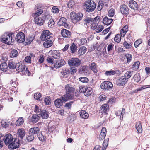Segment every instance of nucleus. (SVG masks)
I'll list each match as a JSON object with an SVG mask.
<instances>
[{
	"label": "nucleus",
	"instance_id": "nucleus-12",
	"mask_svg": "<svg viewBox=\"0 0 150 150\" xmlns=\"http://www.w3.org/2000/svg\"><path fill=\"white\" fill-rule=\"evenodd\" d=\"M16 69L18 71V72H22L23 75L25 74V66L24 64H22L20 62L16 63Z\"/></svg>",
	"mask_w": 150,
	"mask_h": 150
},
{
	"label": "nucleus",
	"instance_id": "nucleus-36",
	"mask_svg": "<svg viewBox=\"0 0 150 150\" xmlns=\"http://www.w3.org/2000/svg\"><path fill=\"white\" fill-rule=\"evenodd\" d=\"M37 135L40 141L43 142L46 140V137L44 136L42 133H40Z\"/></svg>",
	"mask_w": 150,
	"mask_h": 150
},
{
	"label": "nucleus",
	"instance_id": "nucleus-51",
	"mask_svg": "<svg viewBox=\"0 0 150 150\" xmlns=\"http://www.w3.org/2000/svg\"><path fill=\"white\" fill-rule=\"evenodd\" d=\"M127 59V63L130 62L132 59V57L129 54H126L125 55Z\"/></svg>",
	"mask_w": 150,
	"mask_h": 150
},
{
	"label": "nucleus",
	"instance_id": "nucleus-44",
	"mask_svg": "<svg viewBox=\"0 0 150 150\" xmlns=\"http://www.w3.org/2000/svg\"><path fill=\"white\" fill-rule=\"evenodd\" d=\"M132 75V72L130 71H128L125 74L124 76L126 79L128 80V79L130 78Z\"/></svg>",
	"mask_w": 150,
	"mask_h": 150
},
{
	"label": "nucleus",
	"instance_id": "nucleus-3",
	"mask_svg": "<svg viewBox=\"0 0 150 150\" xmlns=\"http://www.w3.org/2000/svg\"><path fill=\"white\" fill-rule=\"evenodd\" d=\"M12 33H4L1 39V41L3 43L8 45H12L13 44L12 41Z\"/></svg>",
	"mask_w": 150,
	"mask_h": 150
},
{
	"label": "nucleus",
	"instance_id": "nucleus-63",
	"mask_svg": "<svg viewBox=\"0 0 150 150\" xmlns=\"http://www.w3.org/2000/svg\"><path fill=\"white\" fill-rule=\"evenodd\" d=\"M2 126L5 128H6L8 125V122L6 121H2L1 122Z\"/></svg>",
	"mask_w": 150,
	"mask_h": 150
},
{
	"label": "nucleus",
	"instance_id": "nucleus-16",
	"mask_svg": "<svg viewBox=\"0 0 150 150\" xmlns=\"http://www.w3.org/2000/svg\"><path fill=\"white\" fill-rule=\"evenodd\" d=\"M65 61L64 59L57 60L54 64V67L56 69L59 68L65 65Z\"/></svg>",
	"mask_w": 150,
	"mask_h": 150
},
{
	"label": "nucleus",
	"instance_id": "nucleus-42",
	"mask_svg": "<svg viewBox=\"0 0 150 150\" xmlns=\"http://www.w3.org/2000/svg\"><path fill=\"white\" fill-rule=\"evenodd\" d=\"M43 12V10L42 8L40 9L39 10H38L36 11L35 13L33 14L34 16H38L41 14Z\"/></svg>",
	"mask_w": 150,
	"mask_h": 150
},
{
	"label": "nucleus",
	"instance_id": "nucleus-30",
	"mask_svg": "<svg viewBox=\"0 0 150 150\" xmlns=\"http://www.w3.org/2000/svg\"><path fill=\"white\" fill-rule=\"evenodd\" d=\"M88 67L87 66H82L79 68V73H85L88 71Z\"/></svg>",
	"mask_w": 150,
	"mask_h": 150
},
{
	"label": "nucleus",
	"instance_id": "nucleus-52",
	"mask_svg": "<svg viewBox=\"0 0 150 150\" xmlns=\"http://www.w3.org/2000/svg\"><path fill=\"white\" fill-rule=\"evenodd\" d=\"M133 79L137 83H138L140 81V76L138 74H135L134 76Z\"/></svg>",
	"mask_w": 150,
	"mask_h": 150
},
{
	"label": "nucleus",
	"instance_id": "nucleus-13",
	"mask_svg": "<svg viewBox=\"0 0 150 150\" xmlns=\"http://www.w3.org/2000/svg\"><path fill=\"white\" fill-rule=\"evenodd\" d=\"M128 80L124 76L120 77L117 81V84L119 86H124L127 82Z\"/></svg>",
	"mask_w": 150,
	"mask_h": 150
},
{
	"label": "nucleus",
	"instance_id": "nucleus-19",
	"mask_svg": "<svg viewBox=\"0 0 150 150\" xmlns=\"http://www.w3.org/2000/svg\"><path fill=\"white\" fill-rule=\"evenodd\" d=\"M129 6L132 9L137 10L138 9V6L136 2L133 0H131L129 4Z\"/></svg>",
	"mask_w": 150,
	"mask_h": 150
},
{
	"label": "nucleus",
	"instance_id": "nucleus-9",
	"mask_svg": "<svg viewBox=\"0 0 150 150\" xmlns=\"http://www.w3.org/2000/svg\"><path fill=\"white\" fill-rule=\"evenodd\" d=\"M120 11L123 15L127 16L129 12L128 6L125 5H121L120 7Z\"/></svg>",
	"mask_w": 150,
	"mask_h": 150
},
{
	"label": "nucleus",
	"instance_id": "nucleus-47",
	"mask_svg": "<svg viewBox=\"0 0 150 150\" xmlns=\"http://www.w3.org/2000/svg\"><path fill=\"white\" fill-rule=\"evenodd\" d=\"M52 12L54 13H58L59 11V9L57 6H54L52 8Z\"/></svg>",
	"mask_w": 150,
	"mask_h": 150
},
{
	"label": "nucleus",
	"instance_id": "nucleus-10",
	"mask_svg": "<svg viewBox=\"0 0 150 150\" xmlns=\"http://www.w3.org/2000/svg\"><path fill=\"white\" fill-rule=\"evenodd\" d=\"M13 136L10 134H8L4 137L3 140L6 145L9 144L13 140Z\"/></svg>",
	"mask_w": 150,
	"mask_h": 150
},
{
	"label": "nucleus",
	"instance_id": "nucleus-21",
	"mask_svg": "<svg viewBox=\"0 0 150 150\" xmlns=\"http://www.w3.org/2000/svg\"><path fill=\"white\" fill-rule=\"evenodd\" d=\"M40 111L41 112L38 115H40L42 119H47L48 118L49 113L47 111L44 110H40Z\"/></svg>",
	"mask_w": 150,
	"mask_h": 150
},
{
	"label": "nucleus",
	"instance_id": "nucleus-24",
	"mask_svg": "<svg viewBox=\"0 0 150 150\" xmlns=\"http://www.w3.org/2000/svg\"><path fill=\"white\" fill-rule=\"evenodd\" d=\"M87 50V48L85 46L81 47L78 51V55L80 56L83 55L86 52Z\"/></svg>",
	"mask_w": 150,
	"mask_h": 150
},
{
	"label": "nucleus",
	"instance_id": "nucleus-45",
	"mask_svg": "<svg viewBox=\"0 0 150 150\" xmlns=\"http://www.w3.org/2000/svg\"><path fill=\"white\" fill-rule=\"evenodd\" d=\"M104 4L103 1H100L97 6V9L98 11L101 10L103 8Z\"/></svg>",
	"mask_w": 150,
	"mask_h": 150
},
{
	"label": "nucleus",
	"instance_id": "nucleus-5",
	"mask_svg": "<svg viewBox=\"0 0 150 150\" xmlns=\"http://www.w3.org/2000/svg\"><path fill=\"white\" fill-rule=\"evenodd\" d=\"M20 144H23V142L18 139L16 138L14 141L12 142L8 146L9 149H14L16 148H18L20 145Z\"/></svg>",
	"mask_w": 150,
	"mask_h": 150
},
{
	"label": "nucleus",
	"instance_id": "nucleus-11",
	"mask_svg": "<svg viewBox=\"0 0 150 150\" xmlns=\"http://www.w3.org/2000/svg\"><path fill=\"white\" fill-rule=\"evenodd\" d=\"M25 36L23 33L20 32L17 34L16 37V40L18 43H23L25 40Z\"/></svg>",
	"mask_w": 150,
	"mask_h": 150
},
{
	"label": "nucleus",
	"instance_id": "nucleus-25",
	"mask_svg": "<svg viewBox=\"0 0 150 150\" xmlns=\"http://www.w3.org/2000/svg\"><path fill=\"white\" fill-rule=\"evenodd\" d=\"M112 21V19L108 18L107 16H105L103 18V23L104 24L109 25L111 23Z\"/></svg>",
	"mask_w": 150,
	"mask_h": 150
},
{
	"label": "nucleus",
	"instance_id": "nucleus-43",
	"mask_svg": "<svg viewBox=\"0 0 150 150\" xmlns=\"http://www.w3.org/2000/svg\"><path fill=\"white\" fill-rule=\"evenodd\" d=\"M108 140H105L103 143V147L102 148V150H105L108 144Z\"/></svg>",
	"mask_w": 150,
	"mask_h": 150
},
{
	"label": "nucleus",
	"instance_id": "nucleus-49",
	"mask_svg": "<svg viewBox=\"0 0 150 150\" xmlns=\"http://www.w3.org/2000/svg\"><path fill=\"white\" fill-rule=\"evenodd\" d=\"M41 96V95L39 93H35L34 96V97L35 99L37 100H40Z\"/></svg>",
	"mask_w": 150,
	"mask_h": 150
},
{
	"label": "nucleus",
	"instance_id": "nucleus-27",
	"mask_svg": "<svg viewBox=\"0 0 150 150\" xmlns=\"http://www.w3.org/2000/svg\"><path fill=\"white\" fill-rule=\"evenodd\" d=\"M52 55V57L55 59H59L60 57V53L59 51L56 50L53 51Z\"/></svg>",
	"mask_w": 150,
	"mask_h": 150
},
{
	"label": "nucleus",
	"instance_id": "nucleus-1",
	"mask_svg": "<svg viewBox=\"0 0 150 150\" xmlns=\"http://www.w3.org/2000/svg\"><path fill=\"white\" fill-rule=\"evenodd\" d=\"M65 89L66 91V94L62 96L60 98L56 99L54 103H65L71 98L72 96L71 94L73 93L74 92V89L69 84L66 86Z\"/></svg>",
	"mask_w": 150,
	"mask_h": 150
},
{
	"label": "nucleus",
	"instance_id": "nucleus-61",
	"mask_svg": "<svg viewBox=\"0 0 150 150\" xmlns=\"http://www.w3.org/2000/svg\"><path fill=\"white\" fill-rule=\"evenodd\" d=\"M55 23L54 22L53 19H50L48 23V26L49 27L51 28L52 26L54 25Z\"/></svg>",
	"mask_w": 150,
	"mask_h": 150
},
{
	"label": "nucleus",
	"instance_id": "nucleus-50",
	"mask_svg": "<svg viewBox=\"0 0 150 150\" xmlns=\"http://www.w3.org/2000/svg\"><path fill=\"white\" fill-rule=\"evenodd\" d=\"M75 3L74 1L70 0L69 1L67 4V6L69 8H71L74 5Z\"/></svg>",
	"mask_w": 150,
	"mask_h": 150
},
{
	"label": "nucleus",
	"instance_id": "nucleus-26",
	"mask_svg": "<svg viewBox=\"0 0 150 150\" xmlns=\"http://www.w3.org/2000/svg\"><path fill=\"white\" fill-rule=\"evenodd\" d=\"M16 63L12 60H11L8 61V67L9 68L11 69L16 68Z\"/></svg>",
	"mask_w": 150,
	"mask_h": 150
},
{
	"label": "nucleus",
	"instance_id": "nucleus-29",
	"mask_svg": "<svg viewBox=\"0 0 150 150\" xmlns=\"http://www.w3.org/2000/svg\"><path fill=\"white\" fill-rule=\"evenodd\" d=\"M8 67L7 63L5 62H3L0 65V69L3 71L6 72L7 70Z\"/></svg>",
	"mask_w": 150,
	"mask_h": 150
},
{
	"label": "nucleus",
	"instance_id": "nucleus-38",
	"mask_svg": "<svg viewBox=\"0 0 150 150\" xmlns=\"http://www.w3.org/2000/svg\"><path fill=\"white\" fill-rule=\"evenodd\" d=\"M93 92L92 89L90 88H87L86 89L85 92L84 93V95L86 96H88L90 95Z\"/></svg>",
	"mask_w": 150,
	"mask_h": 150
},
{
	"label": "nucleus",
	"instance_id": "nucleus-59",
	"mask_svg": "<svg viewBox=\"0 0 150 150\" xmlns=\"http://www.w3.org/2000/svg\"><path fill=\"white\" fill-rule=\"evenodd\" d=\"M98 98L100 101H103L106 100V96L105 95L102 94Z\"/></svg>",
	"mask_w": 150,
	"mask_h": 150
},
{
	"label": "nucleus",
	"instance_id": "nucleus-32",
	"mask_svg": "<svg viewBox=\"0 0 150 150\" xmlns=\"http://www.w3.org/2000/svg\"><path fill=\"white\" fill-rule=\"evenodd\" d=\"M70 49L72 53H74L77 50V46L74 43L71 44L70 47Z\"/></svg>",
	"mask_w": 150,
	"mask_h": 150
},
{
	"label": "nucleus",
	"instance_id": "nucleus-22",
	"mask_svg": "<svg viewBox=\"0 0 150 150\" xmlns=\"http://www.w3.org/2000/svg\"><path fill=\"white\" fill-rule=\"evenodd\" d=\"M106 134V129L105 127L102 128L99 136V140H102L105 137Z\"/></svg>",
	"mask_w": 150,
	"mask_h": 150
},
{
	"label": "nucleus",
	"instance_id": "nucleus-55",
	"mask_svg": "<svg viewBox=\"0 0 150 150\" xmlns=\"http://www.w3.org/2000/svg\"><path fill=\"white\" fill-rule=\"evenodd\" d=\"M103 29V26L102 25H100L97 28L96 30V31L97 33H99L101 32Z\"/></svg>",
	"mask_w": 150,
	"mask_h": 150
},
{
	"label": "nucleus",
	"instance_id": "nucleus-64",
	"mask_svg": "<svg viewBox=\"0 0 150 150\" xmlns=\"http://www.w3.org/2000/svg\"><path fill=\"white\" fill-rule=\"evenodd\" d=\"M124 46L126 48H129L132 47V46L130 44H128L127 42L125 41L123 43Z\"/></svg>",
	"mask_w": 150,
	"mask_h": 150
},
{
	"label": "nucleus",
	"instance_id": "nucleus-48",
	"mask_svg": "<svg viewBox=\"0 0 150 150\" xmlns=\"http://www.w3.org/2000/svg\"><path fill=\"white\" fill-rule=\"evenodd\" d=\"M114 40L116 42L119 43L121 40L120 35V34H117L114 38Z\"/></svg>",
	"mask_w": 150,
	"mask_h": 150
},
{
	"label": "nucleus",
	"instance_id": "nucleus-23",
	"mask_svg": "<svg viewBox=\"0 0 150 150\" xmlns=\"http://www.w3.org/2000/svg\"><path fill=\"white\" fill-rule=\"evenodd\" d=\"M34 20L35 23L39 25H41L43 24V19L39 16L34 17Z\"/></svg>",
	"mask_w": 150,
	"mask_h": 150
},
{
	"label": "nucleus",
	"instance_id": "nucleus-14",
	"mask_svg": "<svg viewBox=\"0 0 150 150\" xmlns=\"http://www.w3.org/2000/svg\"><path fill=\"white\" fill-rule=\"evenodd\" d=\"M17 134L18 135V138L21 142H23V138L25 134V132L23 129H21L18 130Z\"/></svg>",
	"mask_w": 150,
	"mask_h": 150
},
{
	"label": "nucleus",
	"instance_id": "nucleus-28",
	"mask_svg": "<svg viewBox=\"0 0 150 150\" xmlns=\"http://www.w3.org/2000/svg\"><path fill=\"white\" fill-rule=\"evenodd\" d=\"M80 115L81 117L84 119H87L89 117V114L85 110H82L80 112Z\"/></svg>",
	"mask_w": 150,
	"mask_h": 150
},
{
	"label": "nucleus",
	"instance_id": "nucleus-18",
	"mask_svg": "<svg viewBox=\"0 0 150 150\" xmlns=\"http://www.w3.org/2000/svg\"><path fill=\"white\" fill-rule=\"evenodd\" d=\"M89 68L94 74H96L98 71V66L95 62H93L89 65Z\"/></svg>",
	"mask_w": 150,
	"mask_h": 150
},
{
	"label": "nucleus",
	"instance_id": "nucleus-35",
	"mask_svg": "<svg viewBox=\"0 0 150 150\" xmlns=\"http://www.w3.org/2000/svg\"><path fill=\"white\" fill-rule=\"evenodd\" d=\"M135 126L136 128L139 133H140L142 132V125L139 122L137 123L136 124Z\"/></svg>",
	"mask_w": 150,
	"mask_h": 150
},
{
	"label": "nucleus",
	"instance_id": "nucleus-39",
	"mask_svg": "<svg viewBox=\"0 0 150 150\" xmlns=\"http://www.w3.org/2000/svg\"><path fill=\"white\" fill-rule=\"evenodd\" d=\"M39 116L36 114L33 115L32 116V121L33 123L37 122L39 119Z\"/></svg>",
	"mask_w": 150,
	"mask_h": 150
},
{
	"label": "nucleus",
	"instance_id": "nucleus-57",
	"mask_svg": "<svg viewBox=\"0 0 150 150\" xmlns=\"http://www.w3.org/2000/svg\"><path fill=\"white\" fill-rule=\"evenodd\" d=\"M116 102V98H115V96H113L109 99V100L108 101V102L107 103H114Z\"/></svg>",
	"mask_w": 150,
	"mask_h": 150
},
{
	"label": "nucleus",
	"instance_id": "nucleus-15",
	"mask_svg": "<svg viewBox=\"0 0 150 150\" xmlns=\"http://www.w3.org/2000/svg\"><path fill=\"white\" fill-rule=\"evenodd\" d=\"M109 110V105L107 104H103L100 108V111L102 113L107 114Z\"/></svg>",
	"mask_w": 150,
	"mask_h": 150
},
{
	"label": "nucleus",
	"instance_id": "nucleus-46",
	"mask_svg": "<svg viewBox=\"0 0 150 150\" xmlns=\"http://www.w3.org/2000/svg\"><path fill=\"white\" fill-rule=\"evenodd\" d=\"M115 73L116 72L114 70H111L106 71L105 74L106 76H108L114 75L115 74Z\"/></svg>",
	"mask_w": 150,
	"mask_h": 150
},
{
	"label": "nucleus",
	"instance_id": "nucleus-40",
	"mask_svg": "<svg viewBox=\"0 0 150 150\" xmlns=\"http://www.w3.org/2000/svg\"><path fill=\"white\" fill-rule=\"evenodd\" d=\"M35 138V136L28 133V135L26 136V139L28 142L33 141Z\"/></svg>",
	"mask_w": 150,
	"mask_h": 150
},
{
	"label": "nucleus",
	"instance_id": "nucleus-60",
	"mask_svg": "<svg viewBox=\"0 0 150 150\" xmlns=\"http://www.w3.org/2000/svg\"><path fill=\"white\" fill-rule=\"evenodd\" d=\"M77 71V69L75 67H72L70 71V73L71 74H73L75 73Z\"/></svg>",
	"mask_w": 150,
	"mask_h": 150
},
{
	"label": "nucleus",
	"instance_id": "nucleus-53",
	"mask_svg": "<svg viewBox=\"0 0 150 150\" xmlns=\"http://www.w3.org/2000/svg\"><path fill=\"white\" fill-rule=\"evenodd\" d=\"M79 80L83 83H87L88 81V79L86 77L79 78Z\"/></svg>",
	"mask_w": 150,
	"mask_h": 150
},
{
	"label": "nucleus",
	"instance_id": "nucleus-56",
	"mask_svg": "<svg viewBox=\"0 0 150 150\" xmlns=\"http://www.w3.org/2000/svg\"><path fill=\"white\" fill-rule=\"evenodd\" d=\"M50 100L51 98L50 96H48L45 97L44 99L45 103H51Z\"/></svg>",
	"mask_w": 150,
	"mask_h": 150
},
{
	"label": "nucleus",
	"instance_id": "nucleus-6",
	"mask_svg": "<svg viewBox=\"0 0 150 150\" xmlns=\"http://www.w3.org/2000/svg\"><path fill=\"white\" fill-rule=\"evenodd\" d=\"M100 86L101 89L106 90L112 89L113 86V85L111 82L108 81H105L101 83Z\"/></svg>",
	"mask_w": 150,
	"mask_h": 150
},
{
	"label": "nucleus",
	"instance_id": "nucleus-31",
	"mask_svg": "<svg viewBox=\"0 0 150 150\" xmlns=\"http://www.w3.org/2000/svg\"><path fill=\"white\" fill-rule=\"evenodd\" d=\"M52 45V42L51 40H48L43 43V45L45 47L49 48L51 47Z\"/></svg>",
	"mask_w": 150,
	"mask_h": 150
},
{
	"label": "nucleus",
	"instance_id": "nucleus-33",
	"mask_svg": "<svg viewBox=\"0 0 150 150\" xmlns=\"http://www.w3.org/2000/svg\"><path fill=\"white\" fill-rule=\"evenodd\" d=\"M18 55V52L16 50H12L10 53V57L11 58L16 57Z\"/></svg>",
	"mask_w": 150,
	"mask_h": 150
},
{
	"label": "nucleus",
	"instance_id": "nucleus-37",
	"mask_svg": "<svg viewBox=\"0 0 150 150\" xmlns=\"http://www.w3.org/2000/svg\"><path fill=\"white\" fill-rule=\"evenodd\" d=\"M24 122L23 118L21 117L18 119L16 122V124L17 126H20L23 124Z\"/></svg>",
	"mask_w": 150,
	"mask_h": 150
},
{
	"label": "nucleus",
	"instance_id": "nucleus-17",
	"mask_svg": "<svg viewBox=\"0 0 150 150\" xmlns=\"http://www.w3.org/2000/svg\"><path fill=\"white\" fill-rule=\"evenodd\" d=\"M40 131V129L38 127H34L30 129L29 130L28 133L35 136L36 135H37L39 134Z\"/></svg>",
	"mask_w": 150,
	"mask_h": 150
},
{
	"label": "nucleus",
	"instance_id": "nucleus-8",
	"mask_svg": "<svg viewBox=\"0 0 150 150\" xmlns=\"http://www.w3.org/2000/svg\"><path fill=\"white\" fill-rule=\"evenodd\" d=\"M52 33L48 30H45L43 31L41 34L40 36V38L41 40L43 41H45L51 37L50 35Z\"/></svg>",
	"mask_w": 150,
	"mask_h": 150
},
{
	"label": "nucleus",
	"instance_id": "nucleus-58",
	"mask_svg": "<svg viewBox=\"0 0 150 150\" xmlns=\"http://www.w3.org/2000/svg\"><path fill=\"white\" fill-rule=\"evenodd\" d=\"M114 45L112 43L109 44L108 46L107 50L108 52L112 50L113 49Z\"/></svg>",
	"mask_w": 150,
	"mask_h": 150
},
{
	"label": "nucleus",
	"instance_id": "nucleus-54",
	"mask_svg": "<svg viewBox=\"0 0 150 150\" xmlns=\"http://www.w3.org/2000/svg\"><path fill=\"white\" fill-rule=\"evenodd\" d=\"M41 8H42V9L44 8V6L41 4H36L35 7V10H39L41 9Z\"/></svg>",
	"mask_w": 150,
	"mask_h": 150
},
{
	"label": "nucleus",
	"instance_id": "nucleus-34",
	"mask_svg": "<svg viewBox=\"0 0 150 150\" xmlns=\"http://www.w3.org/2000/svg\"><path fill=\"white\" fill-rule=\"evenodd\" d=\"M61 73L63 76L65 77H67V75L70 73V70L67 68H65L63 69L61 72Z\"/></svg>",
	"mask_w": 150,
	"mask_h": 150
},
{
	"label": "nucleus",
	"instance_id": "nucleus-41",
	"mask_svg": "<svg viewBox=\"0 0 150 150\" xmlns=\"http://www.w3.org/2000/svg\"><path fill=\"white\" fill-rule=\"evenodd\" d=\"M140 62L139 61H138L134 63L132 65V68L134 70H136L139 67Z\"/></svg>",
	"mask_w": 150,
	"mask_h": 150
},
{
	"label": "nucleus",
	"instance_id": "nucleus-20",
	"mask_svg": "<svg viewBox=\"0 0 150 150\" xmlns=\"http://www.w3.org/2000/svg\"><path fill=\"white\" fill-rule=\"evenodd\" d=\"M61 34L63 37L65 38H70L71 34L70 31L66 29H63L61 30Z\"/></svg>",
	"mask_w": 150,
	"mask_h": 150
},
{
	"label": "nucleus",
	"instance_id": "nucleus-4",
	"mask_svg": "<svg viewBox=\"0 0 150 150\" xmlns=\"http://www.w3.org/2000/svg\"><path fill=\"white\" fill-rule=\"evenodd\" d=\"M80 60L77 58H73L69 59L68 60V64L70 66L77 67L81 64Z\"/></svg>",
	"mask_w": 150,
	"mask_h": 150
},
{
	"label": "nucleus",
	"instance_id": "nucleus-2",
	"mask_svg": "<svg viewBox=\"0 0 150 150\" xmlns=\"http://www.w3.org/2000/svg\"><path fill=\"white\" fill-rule=\"evenodd\" d=\"M96 7L95 3L92 0H86L84 3V8L85 11L88 12L93 11Z\"/></svg>",
	"mask_w": 150,
	"mask_h": 150
},
{
	"label": "nucleus",
	"instance_id": "nucleus-62",
	"mask_svg": "<svg viewBox=\"0 0 150 150\" xmlns=\"http://www.w3.org/2000/svg\"><path fill=\"white\" fill-rule=\"evenodd\" d=\"M142 42L141 39L137 40L134 42V45L135 47L136 48Z\"/></svg>",
	"mask_w": 150,
	"mask_h": 150
},
{
	"label": "nucleus",
	"instance_id": "nucleus-7",
	"mask_svg": "<svg viewBox=\"0 0 150 150\" xmlns=\"http://www.w3.org/2000/svg\"><path fill=\"white\" fill-rule=\"evenodd\" d=\"M83 16V14L81 13H79L76 14L74 12H72L70 14V17L71 19H74L76 21L80 20Z\"/></svg>",
	"mask_w": 150,
	"mask_h": 150
}]
</instances>
